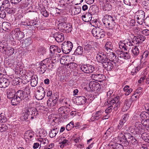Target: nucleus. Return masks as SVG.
Here are the masks:
<instances>
[{
	"mask_svg": "<svg viewBox=\"0 0 149 149\" xmlns=\"http://www.w3.org/2000/svg\"><path fill=\"white\" fill-rule=\"evenodd\" d=\"M139 97V95L135 93L134 94L132 95L131 98L129 99L131 100L132 102L133 101L136 100Z\"/></svg>",
	"mask_w": 149,
	"mask_h": 149,
	"instance_id": "60",
	"label": "nucleus"
},
{
	"mask_svg": "<svg viewBox=\"0 0 149 149\" xmlns=\"http://www.w3.org/2000/svg\"><path fill=\"white\" fill-rule=\"evenodd\" d=\"M53 37L58 42L63 41L64 40V34L60 33H56L54 34Z\"/></svg>",
	"mask_w": 149,
	"mask_h": 149,
	"instance_id": "18",
	"label": "nucleus"
},
{
	"mask_svg": "<svg viewBox=\"0 0 149 149\" xmlns=\"http://www.w3.org/2000/svg\"><path fill=\"white\" fill-rule=\"evenodd\" d=\"M143 7L146 9L149 10V0H146L143 3Z\"/></svg>",
	"mask_w": 149,
	"mask_h": 149,
	"instance_id": "55",
	"label": "nucleus"
},
{
	"mask_svg": "<svg viewBox=\"0 0 149 149\" xmlns=\"http://www.w3.org/2000/svg\"><path fill=\"white\" fill-rule=\"evenodd\" d=\"M129 117V115L128 114H125L123 115L122 118L120 120L126 123V122L128 119Z\"/></svg>",
	"mask_w": 149,
	"mask_h": 149,
	"instance_id": "59",
	"label": "nucleus"
},
{
	"mask_svg": "<svg viewBox=\"0 0 149 149\" xmlns=\"http://www.w3.org/2000/svg\"><path fill=\"white\" fill-rule=\"evenodd\" d=\"M109 61H111L114 63L118 62L119 61L118 58H116V56L115 53L113 52H110V53L109 55Z\"/></svg>",
	"mask_w": 149,
	"mask_h": 149,
	"instance_id": "23",
	"label": "nucleus"
},
{
	"mask_svg": "<svg viewBox=\"0 0 149 149\" xmlns=\"http://www.w3.org/2000/svg\"><path fill=\"white\" fill-rule=\"evenodd\" d=\"M8 129L7 126L5 124H1V126L0 127V132L6 131Z\"/></svg>",
	"mask_w": 149,
	"mask_h": 149,
	"instance_id": "56",
	"label": "nucleus"
},
{
	"mask_svg": "<svg viewBox=\"0 0 149 149\" xmlns=\"http://www.w3.org/2000/svg\"><path fill=\"white\" fill-rule=\"evenodd\" d=\"M58 26L61 31L64 33H68L72 30V25L70 23H59Z\"/></svg>",
	"mask_w": 149,
	"mask_h": 149,
	"instance_id": "5",
	"label": "nucleus"
},
{
	"mask_svg": "<svg viewBox=\"0 0 149 149\" xmlns=\"http://www.w3.org/2000/svg\"><path fill=\"white\" fill-rule=\"evenodd\" d=\"M91 78L93 80L101 82L105 80V77L102 74H93L91 75Z\"/></svg>",
	"mask_w": 149,
	"mask_h": 149,
	"instance_id": "12",
	"label": "nucleus"
},
{
	"mask_svg": "<svg viewBox=\"0 0 149 149\" xmlns=\"http://www.w3.org/2000/svg\"><path fill=\"white\" fill-rule=\"evenodd\" d=\"M73 127H74V123L73 121L70 122L66 127V129L68 131L70 130Z\"/></svg>",
	"mask_w": 149,
	"mask_h": 149,
	"instance_id": "51",
	"label": "nucleus"
},
{
	"mask_svg": "<svg viewBox=\"0 0 149 149\" xmlns=\"http://www.w3.org/2000/svg\"><path fill=\"white\" fill-rule=\"evenodd\" d=\"M92 17V14L88 13L82 16V20L86 22H88L91 20Z\"/></svg>",
	"mask_w": 149,
	"mask_h": 149,
	"instance_id": "25",
	"label": "nucleus"
},
{
	"mask_svg": "<svg viewBox=\"0 0 149 149\" xmlns=\"http://www.w3.org/2000/svg\"><path fill=\"white\" fill-rule=\"evenodd\" d=\"M10 56L12 55L14 52V49L11 47H8V50L6 52Z\"/></svg>",
	"mask_w": 149,
	"mask_h": 149,
	"instance_id": "61",
	"label": "nucleus"
},
{
	"mask_svg": "<svg viewBox=\"0 0 149 149\" xmlns=\"http://www.w3.org/2000/svg\"><path fill=\"white\" fill-rule=\"evenodd\" d=\"M103 113V111L100 110L97 111L95 113H93L91 118V120L93 121L96 120H99L102 118V116Z\"/></svg>",
	"mask_w": 149,
	"mask_h": 149,
	"instance_id": "15",
	"label": "nucleus"
},
{
	"mask_svg": "<svg viewBox=\"0 0 149 149\" xmlns=\"http://www.w3.org/2000/svg\"><path fill=\"white\" fill-rule=\"evenodd\" d=\"M91 33L93 36L98 39L104 38L105 35V32L98 27L93 28L91 31Z\"/></svg>",
	"mask_w": 149,
	"mask_h": 149,
	"instance_id": "6",
	"label": "nucleus"
},
{
	"mask_svg": "<svg viewBox=\"0 0 149 149\" xmlns=\"http://www.w3.org/2000/svg\"><path fill=\"white\" fill-rule=\"evenodd\" d=\"M88 73L92 72L94 70V67L91 65L88 64Z\"/></svg>",
	"mask_w": 149,
	"mask_h": 149,
	"instance_id": "63",
	"label": "nucleus"
},
{
	"mask_svg": "<svg viewBox=\"0 0 149 149\" xmlns=\"http://www.w3.org/2000/svg\"><path fill=\"white\" fill-rule=\"evenodd\" d=\"M70 110L68 108L64 107L63 111V115L65 114L67 115H68L69 114Z\"/></svg>",
	"mask_w": 149,
	"mask_h": 149,
	"instance_id": "64",
	"label": "nucleus"
},
{
	"mask_svg": "<svg viewBox=\"0 0 149 149\" xmlns=\"http://www.w3.org/2000/svg\"><path fill=\"white\" fill-rule=\"evenodd\" d=\"M96 59L98 62L101 63L103 65V64L105 63L107 61H109V60L107 56L103 53L98 52L96 57Z\"/></svg>",
	"mask_w": 149,
	"mask_h": 149,
	"instance_id": "8",
	"label": "nucleus"
},
{
	"mask_svg": "<svg viewBox=\"0 0 149 149\" xmlns=\"http://www.w3.org/2000/svg\"><path fill=\"white\" fill-rule=\"evenodd\" d=\"M40 141L41 142V143L40 145L39 149H41V147L42 146L43 147L44 145H45L46 144H47L48 143V140L46 138L40 139Z\"/></svg>",
	"mask_w": 149,
	"mask_h": 149,
	"instance_id": "43",
	"label": "nucleus"
},
{
	"mask_svg": "<svg viewBox=\"0 0 149 149\" xmlns=\"http://www.w3.org/2000/svg\"><path fill=\"white\" fill-rule=\"evenodd\" d=\"M103 22L104 25L109 26L115 22V19L111 16L106 14L104 17Z\"/></svg>",
	"mask_w": 149,
	"mask_h": 149,
	"instance_id": "9",
	"label": "nucleus"
},
{
	"mask_svg": "<svg viewBox=\"0 0 149 149\" xmlns=\"http://www.w3.org/2000/svg\"><path fill=\"white\" fill-rule=\"evenodd\" d=\"M110 29H111L113 31L117 32L119 30V26L114 22L108 26Z\"/></svg>",
	"mask_w": 149,
	"mask_h": 149,
	"instance_id": "28",
	"label": "nucleus"
},
{
	"mask_svg": "<svg viewBox=\"0 0 149 149\" xmlns=\"http://www.w3.org/2000/svg\"><path fill=\"white\" fill-rule=\"evenodd\" d=\"M136 17H145V13L142 10H139L135 13Z\"/></svg>",
	"mask_w": 149,
	"mask_h": 149,
	"instance_id": "39",
	"label": "nucleus"
},
{
	"mask_svg": "<svg viewBox=\"0 0 149 149\" xmlns=\"http://www.w3.org/2000/svg\"><path fill=\"white\" fill-rule=\"evenodd\" d=\"M19 28H17L15 30L16 32L14 35L15 38L18 40H20L22 39L24 37V34L22 32L20 31Z\"/></svg>",
	"mask_w": 149,
	"mask_h": 149,
	"instance_id": "14",
	"label": "nucleus"
},
{
	"mask_svg": "<svg viewBox=\"0 0 149 149\" xmlns=\"http://www.w3.org/2000/svg\"><path fill=\"white\" fill-rule=\"evenodd\" d=\"M38 21L36 20H32L30 21L29 23H27V26H33L36 24Z\"/></svg>",
	"mask_w": 149,
	"mask_h": 149,
	"instance_id": "62",
	"label": "nucleus"
},
{
	"mask_svg": "<svg viewBox=\"0 0 149 149\" xmlns=\"http://www.w3.org/2000/svg\"><path fill=\"white\" fill-rule=\"evenodd\" d=\"M119 47L121 49L125 50H129L131 48V46H133L135 45L132 42V40L131 39H127L123 41L122 42L119 43Z\"/></svg>",
	"mask_w": 149,
	"mask_h": 149,
	"instance_id": "4",
	"label": "nucleus"
},
{
	"mask_svg": "<svg viewBox=\"0 0 149 149\" xmlns=\"http://www.w3.org/2000/svg\"><path fill=\"white\" fill-rule=\"evenodd\" d=\"M135 125L136 127L135 131L136 134H139L143 132L142 125L140 122H136Z\"/></svg>",
	"mask_w": 149,
	"mask_h": 149,
	"instance_id": "24",
	"label": "nucleus"
},
{
	"mask_svg": "<svg viewBox=\"0 0 149 149\" xmlns=\"http://www.w3.org/2000/svg\"><path fill=\"white\" fill-rule=\"evenodd\" d=\"M5 10L4 9H2L1 7L0 9V17L2 19L5 18L6 16Z\"/></svg>",
	"mask_w": 149,
	"mask_h": 149,
	"instance_id": "48",
	"label": "nucleus"
},
{
	"mask_svg": "<svg viewBox=\"0 0 149 149\" xmlns=\"http://www.w3.org/2000/svg\"><path fill=\"white\" fill-rule=\"evenodd\" d=\"M126 126V123H124L122 120H120V121L118 125L117 128L118 129L120 130L121 128H123V127L124 126Z\"/></svg>",
	"mask_w": 149,
	"mask_h": 149,
	"instance_id": "53",
	"label": "nucleus"
},
{
	"mask_svg": "<svg viewBox=\"0 0 149 149\" xmlns=\"http://www.w3.org/2000/svg\"><path fill=\"white\" fill-rule=\"evenodd\" d=\"M30 80H31V84L32 87H34L36 86L38 84V77L37 76L36 78L35 77H33L32 75H31Z\"/></svg>",
	"mask_w": 149,
	"mask_h": 149,
	"instance_id": "33",
	"label": "nucleus"
},
{
	"mask_svg": "<svg viewBox=\"0 0 149 149\" xmlns=\"http://www.w3.org/2000/svg\"><path fill=\"white\" fill-rule=\"evenodd\" d=\"M141 123L145 127L146 129L147 130L149 129V119H147L145 120H143L141 121Z\"/></svg>",
	"mask_w": 149,
	"mask_h": 149,
	"instance_id": "42",
	"label": "nucleus"
},
{
	"mask_svg": "<svg viewBox=\"0 0 149 149\" xmlns=\"http://www.w3.org/2000/svg\"><path fill=\"white\" fill-rule=\"evenodd\" d=\"M9 2L8 0H5L2 3V5L1 7L3 8V9H6L9 7H10Z\"/></svg>",
	"mask_w": 149,
	"mask_h": 149,
	"instance_id": "47",
	"label": "nucleus"
},
{
	"mask_svg": "<svg viewBox=\"0 0 149 149\" xmlns=\"http://www.w3.org/2000/svg\"><path fill=\"white\" fill-rule=\"evenodd\" d=\"M41 13L44 16L47 17L49 16V14L45 9V7H43L41 9Z\"/></svg>",
	"mask_w": 149,
	"mask_h": 149,
	"instance_id": "50",
	"label": "nucleus"
},
{
	"mask_svg": "<svg viewBox=\"0 0 149 149\" xmlns=\"http://www.w3.org/2000/svg\"><path fill=\"white\" fill-rule=\"evenodd\" d=\"M113 91L110 90L107 92V96L109 99L107 101L108 103V107L105 110V113H109L112 111L113 109L115 111H117L120 108L121 102L120 101V97L119 96H116L113 98H112V100H110L111 98L114 94H112Z\"/></svg>",
	"mask_w": 149,
	"mask_h": 149,
	"instance_id": "1",
	"label": "nucleus"
},
{
	"mask_svg": "<svg viewBox=\"0 0 149 149\" xmlns=\"http://www.w3.org/2000/svg\"><path fill=\"white\" fill-rule=\"evenodd\" d=\"M10 84V82L8 79L4 77L0 78V87L5 88Z\"/></svg>",
	"mask_w": 149,
	"mask_h": 149,
	"instance_id": "16",
	"label": "nucleus"
},
{
	"mask_svg": "<svg viewBox=\"0 0 149 149\" xmlns=\"http://www.w3.org/2000/svg\"><path fill=\"white\" fill-rule=\"evenodd\" d=\"M104 48L107 51L109 50L110 52V50H112L113 48L112 43L109 42H107L105 44Z\"/></svg>",
	"mask_w": 149,
	"mask_h": 149,
	"instance_id": "36",
	"label": "nucleus"
},
{
	"mask_svg": "<svg viewBox=\"0 0 149 149\" xmlns=\"http://www.w3.org/2000/svg\"><path fill=\"white\" fill-rule=\"evenodd\" d=\"M72 47V43L70 41H68L63 42L61 46V49L63 52L68 54L71 50Z\"/></svg>",
	"mask_w": 149,
	"mask_h": 149,
	"instance_id": "7",
	"label": "nucleus"
},
{
	"mask_svg": "<svg viewBox=\"0 0 149 149\" xmlns=\"http://www.w3.org/2000/svg\"><path fill=\"white\" fill-rule=\"evenodd\" d=\"M137 45L135 46L134 47H132V54L134 56H137L139 53V51L138 47Z\"/></svg>",
	"mask_w": 149,
	"mask_h": 149,
	"instance_id": "44",
	"label": "nucleus"
},
{
	"mask_svg": "<svg viewBox=\"0 0 149 149\" xmlns=\"http://www.w3.org/2000/svg\"><path fill=\"white\" fill-rule=\"evenodd\" d=\"M15 92L14 90H7V96L9 99H11L14 98L16 96Z\"/></svg>",
	"mask_w": 149,
	"mask_h": 149,
	"instance_id": "30",
	"label": "nucleus"
},
{
	"mask_svg": "<svg viewBox=\"0 0 149 149\" xmlns=\"http://www.w3.org/2000/svg\"><path fill=\"white\" fill-rule=\"evenodd\" d=\"M60 143L63 144L65 146L67 144H68V143H69V141L66 139L65 137H63V139H60Z\"/></svg>",
	"mask_w": 149,
	"mask_h": 149,
	"instance_id": "58",
	"label": "nucleus"
},
{
	"mask_svg": "<svg viewBox=\"0 0 149 149\" xmlns=\"http://www.w3.org/2000/svg\"><path fill=\"white\" fill-rule=\"evenodd\" d=\"M8 45L6 42L2 41L0 42V51L3 50L6 52L8 50Z\"/></svg>",
	"mask_w": 149,
	"mask_h": 149,
	"instance_id": "31",
	"label": "nucleus"
},
{
	"mask_svg": "<svg viewBox=\"0 0 149 149\" xmlns=\"http://www.w3.org/2000/svg\"><path fill=\"white\" fill-rule=\"evenodd\" d=\"M45 95V93L44 88L40 86L37 91L35 92V97L37 100H41L43 98Z\"/></svg>",
	"mask_w": 149,
	"mask_h": 149,
	"instance_id": "10",
	"label": "nucleus"
},
{
	"mask_svg": "<svg viewBox=\"0 0 149 149\" xmlns=\"http://www.w3.org/2000/svg\"><path fill=\"white\" fill-rule=\"evenodd\" d=\"M31 77H29L27 75H25L22 77V82L24 84H26L28 83L30 80V78Z\"/></svg>",
	"mask_w": 149,
	"mask_h": 149,
	"instance_id": "40",
	"label": "nucleus"
},
{
	"mask_svg": "<svg viewBox=\"0 0 149 149\" xmlns=\"http://www.w3.org/2000/svg\"><path fill=\"white\" fill-rule=\"evenodd\" d=\"M9 7L6 9H4V10H5V11L7 13L10 14L14 13L16 10H18L19 8L20 5L18 4L17 5V6L14 5L12 8H10Z\"/></svg>",
	"mask_w": 149,
	"mask_h": 149,
	"instance_id": "17",
	"label": "nucleus"
},
{
	"mask_svg": "<svg viewBox=\"0 0 149 149\" xmlns=\"http://www.w3.org/2000/svg\"><path fill=\"white\" fill-rule=\"evenodd\" d=\"M137 22L140 25H142L143 23H145V17H136Z\"/></svg>",
	"mask_w": 149,
	"mask_h": 149,
	"instance_id": "49",
	"label": "nucleus"
},
{
	"mask_svg": "<svg viewBox=\"0 0 149 149\" xmlns=\"http://www.w3.org/2000/svg\"><path fill=\"white\" fill-rule=\"evenodd\" d=\"M100 86V84L94 81H91L89 85V87L91 90L92 91L97 90Z\"/></svg>",
	"mask_w": 149,
	"mask_h": 149,
	"instance_id": "20",
	"label": "nucleus"
},
{
	"mask_svg": "<svg viewBox=\"0 0 149 149\" xmlns=\"http://www.w3.org/2000/svg\"><path fill=\"white\" fill-rule=\"evenodd\" d=\"M149 115V113L146 112H143L141 113L140 115V118L142 120L141 121L145 120L147 119V115Z\"/></svg>",
	"mask_w": 149,
	"mask_h": 149,
	"instance_id": "46",
	"label": "nucleus"
},
{
	"mask_svg": "<svg viewBox=\"0 0 149 149\" xmlns=\"http://www.w3.org/2000/svg\"><path fill=\"white\" fill-rule=\"evenodd\" d=\"M132 102L131 100L126 99L124 102V104L122 108V110L123 111H127L130 107Z\"/></svg>",
	"mask_w": 149,
	"mask_h": 149,
	"instance_id": "19",
	"label": "nucleus"
},
{
	"mask_svg": "<svg viewBox=\"0 0 149 149\" xmlns=\"http://www.w3.org/2000/svg\"><path fill=\"white\" fill-rule=\"evenodd\" d=\"M34 136L33 132L30 130H28L24 134V137L25 140L27 141L29 140L31 141V139Z\"/></svg>",
	"mask_w": 149,
	"mask_h": 149,
	"instance_id": "22",
	"label": "nucleus"
},
{
	"mask_svg": "<svg viewBox=\"0 0 149 149\" xmlns=\"http://www.w3.org/2000/svg\"><path fill=\"white\" fill-rule=\"evenodd\" d=\"M59 131V129L57 127H54V128L51 129L50 131L49 135L51 138L54 137Z\"/></svg>",
	"mask_w": 149,
	"mask_h": 149,
	"instance_id": "29",
	"label": "nucleus"
},
{
	"mask_svg": "<svg viewBox=\"0 0 149 149\" xmlns=\"http://www.w3.org/2000/svg\"><path fill=\"white\" fill-rule=\"evenodd\" d=\"M87 100V98L84 96H78L76 98V102L79 105L84 104Z\"/></svg>",
	"mask_w": 149,
	"mask_h": 149,
	"instance_id": "21",
	"label": "nucleus"
},
{
	"mask_svg": "<svg viewBox=\"0 0 149 149\" xmlns=\"http://www.w3.org/2000/svg\"><path fill=\"white\" fill-rule=\"evenodd\" d=\"M14 98H11V103L13 105H15L18 104L19 103L20 101L19 100V99L17 98V97L16 96H15Z\"/></svg>",
	"mask_w": 149,
	"mask_h": 149,
	"instance_id": "45",
	"label": "nucleus"
},
{
	"mask_svg": "<svg viewBox=\"0 0 149 149\" xmlns=\"http://www.w3.org/2000/svg\"><path fill=\"white\" fill-rule=\"evenodd\" d=\"M103 67L107 70L111 71L113 68V65L110 61H107L105 63L103 64Z\"/></svg>",
	"mask_w": 149,
	"mask_h": 149,
	"instance_id": "27",
	"label": "nucleus"
},
{
	"mask_svg": "<svg viewBox=\"0 0 149 149\" xmlns=\"http://www.w3.org/2000/svg\"><path fill=\"white\" fill-rule=\"evenodd\" d=\"M83 47L81 46H78L76 50H75L74 53L77 55H82L83 53Z\"/></svg>",
	"mask_w": 149,
	"mask_h": 149,
	"instance_id": "37",
	"label": "nucleus"
},
{
	"mask_svg": "<svg viewBox=\"0 0 149 149\" xmlns=\"http://www.w3.org/2000/svg\"><path fill=\"white\" fill-rule=\"evenodd\" d=\"M120 57L125 59H128L130 58V55L127 52H122L120 54Z\"/></svg>",
	"mask_w": 149,
	"mask_h": 149,
	"instance_id": "41",
	"label": "nucleus"
},
{
	"mask_svg": "<svg viewBox=\"0 0 149 149\" xmlns=\"http://www.w3.org/2000/svg\"><path fill=\"white\" fill-rule=\"evenodd\" d=\"M47 66L43 62L40 63V66L38 67V70L40 72V73L43 74L46 71Z\"/></svg>",
	"mask_w": 149,
	"mask_h": 149,
	"instance_id": "32",
	"label": "nucleus"
},
{
	"mask_svg": "<svg viewBox=\"0 0 149 149\" xmlns=\"http://www.w3.org/2000/svg\"><path fill=\"white\" fill-rule=\"evenodd\" d=\"M2 27L4 31H8L10 28V23L7 22H4L2 23Z\"/></svg>",
	"mask_w": 149,
	"mask_h": 149,
	"instance_id": "34",
	"label": "nucleus"
},
{
	"mask_svg": "<svg viewBox=\"0 0 149 149\" xmlns=\"http://www.w3.org/2000/svg\"><path fill=\"white\" fill-rule=\"evenodd\" d=\"M6 118L3 115V113L0 114V123H5L7 121Z\"/></svg>",
	"mask_w": 149,
	"mask_h": 149,
	"instance_id": "52",
	"label": "nucleus"
},
{
	"mask_svg": "<svg viewBox=\"0 0 149 149\" xmlns=\"http://www.w3.org/2000/svg\"><path fill=\"white\" fill-rule=\"evenodd\" d=\"M88 65H82L81 67V69L84 72L88 73Z\"/></svg>",
	"mask_w": 149,
	"mask_h": 149,
	"instance_id": "54",
	"label": "nucleus"
},
{
	"mask_svg": "<svg viewBox=\"0 0 149 149\" xmlns=\"http://www.w3.org/2000/svg\"><path fill=\"white\" fill-rule=\"evenodd\" d=\"M146 39L145 37L142 35H139L134 36L132 42L135 45L139 46V44L142 43Z\"/></svg>",
	"mask_w": 149,
	"mask_h": 149,
	"instance_id": "11",
	"label": "nucleus"
},
{
	"mask_svg": "<svg viewBox=\"0 0 149 149\" xmlns=\"http://www.w3.org/2000/svg\"><path fill=\"white\" fill-rule=\"evenodd\" d=\"M111 5L108 2L104 3L103 6V9L104 10L109 11L111 9Z\"/></svg>",
	"mask_w": 149,
	"mask_h": 149,
	"instance_id": "35",
	"label": "nucleus"
},
{
	"mask_svg": "<svg viewBox=\"0 0 149 149\" xmlns=\"http://www.w3.org/2000/svg\"><path fill=\"white\" fill-rule=\"evenodd\" d=\"M125 137L128 139L129 143L130 142L132 145H137L138 141L135 137L132 136L131 134L128 133H125Z\"/></svg>",
	"mask_w": 149,
	"mask_h": 149,
	"instance_id": "13",
	"label": "nucleus"
},
{
	"mask_svg": "<svg viewBox=\"0 0 149 149\" xmlns=\"http://www.w3.org/2000/svg\"><path fill=\"white\" fill-rule=\"evenodd\" d=\"M30 91L29 88L26 87L24 91L19 90L15 93L16 97L21 101L24 100L26 101H28L30 98L29 95Z\"/></svg>",
	"mask_w": 149,
	"mask_h": 149,
	"instance_id": "3",
	"label": "nucleus"
},
{
	"mask_svg": "<svg viewBox=\"0 0 149 149\" xmlns=\"http://www.w3.org/2000/svg\"><path fill=\"white\" fill-rule=\"evenodd\" d=\"M84 49L85 51L88 52H91L92 51L93 47L91 45L88 44L86 45L83 44Z\"/></svg>",
	"mask_w": 149,
	"mask_h": 149,
	"instance_id": "38",
	"label": "nucleus"
},
{
	"mask_svg": "<svg viewBox=\"0 0 149 149\" xmlns=\"http://www.w3.org/2000/svg\"><path fill=\"white\" fill-rule=\"evenodd\" d=\"M113 148L115 149H123V146L119 143H116L113 145Z\"/></svg>",
	"mask_w": 149,
	"mask_h": 149,
	"instance_id": "57",
	"label": "nucleus"
},
{
	"mask_svg": "<svg viewBox=\"0 0 149 149\" xmlns=\"http://www.w3.org/2000/svg\"><path fill=\"white\" fill-rule=\"evenodd\" d=\"M23 113V117L24 120H26L28 119L33 120L36 118V116L38 115V112L36 108L32 107L25 109Z\"/></svg>",
	"mask_w": 149,
	"mask_h": 149,
	"instance_id": "2",
	"label": "nucleus"
},
{
	"mask_svg": "<svg viewBox=\"0 0 149 149\" xmlns=\"http://www.w3.org/2000/svg\"><path fill=\"white\" fill-rule=\"evenodd\" d=\"M125 134L120 138V141L121 145L125 146H127L129 144V141L128 139H126L125 137Z\"/></svg>",
	"mask_w": 149,
	"mask_h": 149,
	"instance_id": "26",
	"label": "nucleus"
}]
</instances>
